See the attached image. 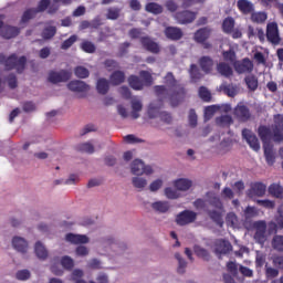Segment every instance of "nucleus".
Masks as SVG:
<instances>
[{
  "label": "nucleus",
  "instance_id": "obj_1",
  "mask_svg": "<svg viewBox=\"0 0 283 283\" xmlns=\"http://www.w3.org/2000/svg\"><path fill=\"white\" fill-rule=\"evenodd\" d=\"M165 85H157L154 87L157 96H168L171 107H178L180 103L187 98V90L185 85L178 83L174 73L168 72L164 77Z\"/></svg>",
  "mask_w": 283,
  "mask_h": 283
},
{
  "label": "nucleus",
  "instance_id": "obj_2",
  "mask_svg": "<svg viewBox=\"0 0 283 283\" xmlns=\"http://www.w3.org/2000/svg\"><path fill=\"white\" fill-rule=\"evenodd\" d=\"M259 137L264 145H272L271 140L274 143H282L283 142V115H275L274 116V125L272 129L268 126H260L259 127Z\"/></svg>",
  "mask_w": 283,
  "mask_h": 283
},
{
  "label": "nucleus",
  "instance_id": "obj_3",
  "mask_svg": "<svg viewBox=\"0 0 283 283\" xmlns=\"http://www.w3.org/2000/svg\"><path fill=\"white\" fill-rule=\"evenodd\" d=\"M0 63L6 66L7 70H17L18 74H22L25 70V63H28V57L21 56L18 59L17 54H11L9 57L0 54Z\"/></svg>",
  "mask_w": 283,
  "mask_h": 283
},
{
  "label": "nucleus",
  "instance_id": "obj_4",
  "mask_svg": "<svg viewBox=\"0 0 283 283\" xmlns=\"http://www.w3.org/2000/svg\"><path fill=\"white\" fill-rule=\"evenodd\" d=\"M211 29L208 27L200 28L193 34L195 43L202 45L203 50H211V48H213V44L209 42V39H211Z\"/></svg>",
  "mask_w": 283,
  "mask_h": 283
},
{
  "label": "nucleus",
  "instance_id": "obj_5",
  "mask_svg": "<svg viewBox=\"0 0 283 283\" xmlns=\"http://www.w3.org/2000/svg\"><path fill=\"white\" fill-rule=\"evenodd\" d=\"M266 40L272 45H280L282 43V38H280V28L277 27V22H270L266 24Z\"/></svg>",
  "mask_w": 283,
  "mask_h": 283
},
{
  "label": "nucleus",
  "instance_id": "obj_6",
  "mask_svg": "<svg viewBox=\"0 0 283 283\" xmlns=\"http://www.w3.org/2000/svg\"><path fill=\"white\" fill-rule=\"evenodd\" d=\"M72 78V71L61 70V71H50L48 81L53 85L59 83H67Z\"/></svg>",
  "mask_w": 283,
  "mask_h": 283
},
{
  "label": "nucleus",
  "instance_id": "obj_7",
  "mask_svg": "<svg viewBox=\"0 0 283 283\" xmlns=\"http://www.w3.org/2000/svg\"><path fill=\"white\" fill-rule=\"evenodd\" d=\"M160 112V106H156V104L150 103L148 106V117L149 118H156L159 116L160 120L163 123H166V125H171V122L174 118L171 117V114L167 112Z\"/></svg>",
  "mask_w": 283,
  "mask_h": 283
},
{
  "label": "nucleus",
  "instance_id": "obj_8",
  "mask_svg": "<svg viewBox=\"0 0 283 283\" xmlns=\"http://www.w3.org/2000/svg\"><path fill=\"white\" fill-rule=\"evenodd\" d=\"M198 219V213L191 210H184L176 216V223L179 227H187V224H191L196 222Z\"/></svg>",
  "mask_w": 283,
  "mask_h": 283
},
{
  "label": "nucleus",
  "instance_id": "obj_9",
  "mask_svg": "<svg viewBox=\"0 0 283 283\" xmlns=\"http://www.w3.org/2000/svg\"><path fill=\"white\" fill-rule=\"evenodd\" d=\"M130 169L134 176H143V174L146 176H151V174H154L151 166H146L145 163L140 159H135L132 163Z\"/></svg>",
  "mask_w": 283,
  "mask_h": 283
},
{
  "label": "nucleus",
  "instance_id": "obj_10",
  "mask_svg": "<svg viewBox=\"0 0 283 283\" xmlns=\"http://www.w3.org/2000/svg\"><path fill=\"white\" fill-rule=\"evenodd\" d=\"M196 17H198L197 12L184 10L175 13V19L179 25H189V23H193L196 21Z\"/></svg>",
  "mask_w": 283,
  "mask_h": 283
},
{
  "label": "nucleus",
  "instance_id": "obj_11",
  "mask_svg": "<svg viewBox=\"0 0 283 283\" xmlns=\"http://www.w3.org/2000/svg\"><path fill=\"white\" fill-rule=\"evenodd\" d=\"M140 44L144 48V50H146V52H150V54H160V45L150 36H142Z\"/></svg>",
  "mask_w": 283,
  "mask_h": 283
},
{
  "label": "nucleus",
  "instance_id": "obj_12",
  "mask_svg": "<svg viewBox=\"0 0 283 283\" xmlns=\"http://www.w3.org/2000/svg\"><path fill=\"white\" fill-rule=\"evenodd\" d=\"M232 249L231 242L224 239H219L214 242V253L217 255H227V253H231Z\"/></svg>",
  "mask_w": 283,
  "mask_h": 283
},
{
  "label": "nucleus",
  "instance_id": "obj_13",
  "mask_svg": "<svg viewBox=\"0 0 283 283\" xmlns=\"http://www.w3.org/2000/svg\"><path fill=\"white\" fill-rule=\"evenodd\" d=\"M21 34V28L19 27H12L10 24H3L2 28L0 29V36L2 39H17V35Z\"/></svg>",
  "mask_w": 283,
  "mask_h": 283
},
{
  "label": "nucleus",
  "instance_id": "obj_14",
  "mask_svg": "<svg viewBox=\"0 0 283 283\" xmlns=\"http://www.w3.org/2000/svg\"><path fill=\"white\" fill-rule=\"evenodd\" d=\"M67 88L71 92H77L78 94H85V92H90V85L81 80L71 81L67 84Z\"/></svg>",
  "mask_w": 283,
  "mask_h": 283
},
{
  "label": "nucleus",
  "instance_id": "obj_15",
  "mask_svg": "<svg viewBox=\"0 0 283 283\" xmlns=\"http://www.w3.org/2000/svg\"><path fill=\"white\" fill-rule=\"evenodd\" d=\"M164 34L166 39H169L170 41H180L184 36L182 29L178 27H167Z\"/></svg>",
  "mask_w": 283,
  "mask_h": 283
},
{
  "label": "nucleus",
  "instance_id": "obj_16",
  "mask_svg": "<svg viewBox=\"0 0 283 283\" xmlns=\"http://www.w3.org/2000/svg\"><path fill=\"white\" fill-rule=\"evenodd\" d=\"M198 65L205 74H211V72H213V59L209 55L201 56L198 60Z\"/></svg>",
  "mask_w": 283,
  "mask_h": 283
},
{
  "label": "nucleus",
  "instance_id": "obj_17",
  "mask_svg": "<svg viewBox=\"0 0 283 283\" xmlns=\"http://www.w3.org/2000/svg\"><path fill=\"white\" fill-rule=\"evenodd\" d=\"M249 12L251 13V22L252 23H264L269 15L264 11L253 12V3L249 2Z\"/></svg>",
  "mask_w": 283,
  "mask_h": 283
},
{
  "label": "nucleus",
  "instance_id": "obj_18",
  "mask_svg": "<svg viewBox=\"0 0 283 283\" xmlns=\"http://www.w3.org/2000/svg\"><path fill=\"white\" fill-rule=\"evenodd\" d=\"M66 242H71V244H87L90 242V238L85 234H74L67 233L65 235Z\"/></svg>",
  "mask_w": 283,
  "mask_h": 283
},
{
  "label": "nucleus",
  "instance_id": "obj_19",
  "mask_svg": "<svg viewBox=\"0 0 283 283\" xmlns=\"http://www.w3.org/2000/svg\"><path fill=\"white\" fill-rule=\"evenodd\" d=\"M12 247L19 253H28V241L21 237H14L12 239Z\"/></svg>",
  "mask_w": 283,
  "mask_h": 283
},
{
  "label": "nucleus",
  "instance_id": "obj_20",
  "mask_svg": "<svg viewBox=\"0 0 283 283\" xmlns=\"http://www.w3.org/2000/svg\"><path fill=\"white\" fill-rule=\"evenodd\" d=\"M234 116L240 123H247L249 120V108L244 105H238L234 108Z\"/></svg>",
  "mask_w": 283,
  "mask_h": 283
},
{
  "label": "nucleus",
  "instance_id": "obj_21",
  "mask_svg": "<svg viewBox=\"0 0 283 283\" xmlns=\"http://www.w3.org/2000/svg\"><path fill=\"white\" fill-rule=\"evenodd\" d=\"M264 193H266V185L263 182L251 184L250 196H258L259 198H262Z\"/></svg>",
  "mask_w": 283,
  "mask_h": 283
},
{
  "label": "nucleus",
  "instance_id": "obj_22",
  "mask_svg": "<svg viewBox=\"0 0 283 283\" xmlns=\"http://www.w3.org/2000/svg\"><path fill=\"white\" fill-rule=\"evenodd\" d=\"M50 3L51 1L50 0H41L39 3H38V8H35L36 12H45L48 9H49V14H54L59 8L55 7V6H51L50 7Z\"/></svg>",
  "mask_w": 283,
  "mask_h": 283
},
{
  "label": "nucleus",
  "instance_id": "obj_23",
  "mask_svg": "<svg viewBox=\"0 0 283 283\" xmlns=\"http://www.w3.org/2000/svg\"><path fill=\"white\" fill-rule=\"evenodd\" d=\"M128 84L132 87V90H135L136 92H140L145 87V83L138 75H130L128 77Z\"/></svg>",
  "mask_w": 283,
  "mask_h": 283
},
{
  "label": "nucleus",
  "instance_id": "obj_24",
  "mask_svg": "<svg viewBox=\"0 0 283 283\" xmlns=\"http://www.w3.org/2000/svg\"><path fill=\"white\" fill-rule=\"evenodd\" d=\"M263 151L268 165L272 166L275 164V151H273V144L264 145Z\"/></svg>",
  "mask_w": 283,
  "mask_h": 283
},
{
  "label": "nucleus",
  "instance_id": "obj_25",
  "mask_svg": "<svg viewBox=\"0 0 283 283\" xmlns=\"http://www.w3.org/2000/svg\"><path fill=\"white\" fill-rule=\"evenodd\" d=\"M268 191L273 198L283 199V187L280 184H271Z\"/></svg>",
  "mask_w": 283,
  "mask_h": 283
},
{
  "label": "nucleus",
  "instance_id": "obj_26",
  "mask_svg": "<svg viewBox=\"0 0 283 283\" xmlns=\"http://www.w3.org/2000/svg\"><path fill=\"white\" fill-rule=\"evenodd\" d=\"M220 90L227 96H230V98H234V96H238V86H235L233 84L223 83V84H221Z\"/></svg>",
  "mask_w": 283,
  "mask_h": 283
},
{
  "label": "nucleus",
  "instance_id": "obj_27",
  "mask_svg": "<svg viewBox=\"0 0 283 283\" xmlns=\"http://www.w3.org/2000/svg\"><path fill=\"white\" fill-rule=\"evenodd\" d=\"M96 90L98 94H102V96H105V94L109 92V81H107V78L105 77L97 80Z\"/></svg>",
  "mask_w": 283,
  "mask_h": 283
},
{
  "label": "nucleus",
  "instance_id": "obj_28",
  "mask_svg": "<svg viewBox=\"0 0 283 283\" xmlns=\"http://www.w3.org/2000/svg\"><path fill=\"white\" fill-rule=\"evenodd\" d=\"M217 72L221 74V76H226V78H229V76H233V69L224 62H220L217 65Z\"/></svg>",
  "mask_w": 283,
  "mask_h": 283
},
{
  "label": "nucleus",
  "instance_id": "obj_29",
  "mask_svg": "<svg viewBox=\"0 0 283 283\" xmlns=\"http://www.w3.org/2000/svg\"><path fill=\"white\" fill-rule=\"evenodd\" d=\"M132 118L136 120V118H140V114L138 112H143V102L140 99H132Z\"/></svg>",
  "mask_w": 283,
  "mask_h": 283
},
{
  "label": "nucleus",
  "instance_id": "obj_30",
  "mask_svg": "<svg viewBox=\"0 0 283 283\" xmlns=\"http://www.w3.org/2000/svg\"><path fill=\"white\" fill-rule=\"evenodd\" d=\"M109 81L113 85H120L125 83V72L123 71H115L111 74Z\"/></svg>",
  "mask_w": 283,
  "mask_h": 283
},
{
  "label": "nucleus",
  "instance_id": "obj_31",
  "mask_svg": "<svg viewBox=\"0 0 283 283\" xmlns=\"http://www.w3.org/2000/svg\"><path fill=\"white\" fill-rule=\"evenodd\" d=\"M193 182L189 179H177L175 181V187L178 191H189Z\"/></svg>",
  "mask_w": 283,
  "mask_h": 283
},
{
  "label": "nucleus",
  "instance_id": "obj_32",
  "mask_svg": "<svg viewBox=\"0 0 283 283\" xmlns=\"http://www.w3.org/2000/svg\"><path fill=\"white\" fill-rule=\"evenodd\" d=\"M232 65L238 74H244V72H249V57H244L243 62L237 61Z\"/></svg>",
  "mask_w": 283,
  "mask_h": 283
},
{
  "label": "nucleus",
  "instance_id": "obj_33",
  "mask_svg": "<svg viewBox=\"0 0 283 283\" xmlns=\"http://www.w3.org/2000/svg\"><path fill=\"white\" fill-rule=\"evenodd\" d=\"M145 10L146 12H149L150 14H163V11H164V8L163 6L156 3V2H148L146 6H145Z\"/></svg>",
  "mask_w": 283,
  "mask_h": 283
},
{
  "label": "nucleus",
  "instance_id": "obj_34",
  "mask_svg": "<svg viewBox=\"0 0 283 283\" xmlns=\"http://www.w3.org/2000/svg\"><path fill=\"white\" fill-rule=\"evenodd\" d=\"M208 216L211 220L216 222L218 227H224V219H222V212L218 210H209Z\"/></svg>",
  "mask_w": 283,
  "mask_h": 283
},
{
  "label": "nucleus",
  "instance_id": "obj_35",
  "mask_svg": "<svg viewBox=\"0 0 283 283\" xmlns=\"http://www.w3.org/2000/svg\"><path fill=\"white\" fill-rule=\"evenodd\" d=\"M216 124L219 127H231V125H233V117L230 115H221L216 118Z\"/></svg>",
  "mask_w": 283,
  "mask_h": 283
},
{
  "label": "nucleus",
  "instance_id": "obj_36",
  "mask_svg": "<svg viewBox=\"0 0 283 283\" xmlns=\"http://www.w3.org/2000/svg\"><path fill=\"white\" fill-rule=\"evenodd\" d=\"M233 28H235V20L231 17H228L222 22V30L224 34H231L233 32Z\"/></svg>",
  "mask_w": 283,
  "mask_h": 283
},
{
  "label": "nucleus",
  "instance_id": "obj_37",
  "mask_svg": "<svg viewBox=\"0 0 283 283\" xmlns=\"http://www.w3.org/2000/svg\"><path fill=\"white\" fill-rule=\"evenodd\" d=\"M193 251L197 258H201V260H205L206 262H209V260H211V254L207 249L200 245H196Z\"/></svg>",
  "mask_w": 283,
  "mask_h": 283
},
{
  "label": "nucleus",
  "instance_id": "obj_38",
  "mask_svg": "<svg viewBox=\"0 0 283 283\" xmlns=\"http://www.w3.org/2000/svg\"><path fill=\"white\" fill-rule=\"evenodd\" d=\"M34 251H35V255H36V258H39V260H45L48 258V250L45 249L43 243H41V241H38L35 243Z\"/></svg>",
  "mask_w": 283,
  "mask_h": 283
},
{
  "label": "nucleus",
  "instance_id": "obj_39",
  "mask_svg": "<svg viewBox=\"0 0 283 283\" xmlns=\"http://www.w3.org/2000/svg\"><path fill=\"white\" fill-rule=\"evenodd\" d=\"M189 74H190V78H191V81H193V83H198V81H200V78H202V72H200V69L196 64L190 65Z\"/></svg>",
  "mask_w": 283,
  "mask_h": 283
},
{
  "label": "nucleus",
  "instance_id": "obj_40",
  "mask_svg": "<svg viewBox=\"0 0 283 283\" xmlns=\"http://www.w3.org/2000/svg\"><path fill=\"white\" fill-rule=\"evenodd\" d=\"M154 211H158V213H167L169 211V202L167 201H156L151 203Z\"/></svg>",
  "mask_w": 283,
  "mask_h": 283
},
{
  "label": "nucleus",
  "instance_id": "obj_41",
  "mask_svg": "<svg viewBox=\"0 0 283 283\" xmlns=\"http://www.w3.org/2000/svg\"><path fill=\"white\" fill-rule=\"evenodd\" d=\"M81 50L83 52H85L86 54H94V52H96V44H94L92 41L90 40H84L81 45H80Z\"/></svg>",
  "mask_w": 283,
  "mask_h": 283
},
{
  "label": "nucleus",
  "instance_id": "obj_42",
  "mask_svg": "<svg viewBox=\"0 0 283 283\" xmlns=\"http://www.w3.org/2000/svg\"><path fill=\"white\" fill-rule=\"evenodd\" d=\"M122 9L117 7H111L107 9L106 19L109 21H116L120 18Z\"/></svg>",
  "mask_w": 283,
  "mask_h": 283
},
{
  "label": "nucleus",
  "instance_id": "obj_43",
  "mask_svg": "<svg viewBox=\"0 0 283 283\" xmlns=\"http://www.w3.org/2000/svg\"><path fill=\"white\" fill-rule=\"evenodd\" d=\"M36 14H39L36 8L27 9L22 14L21 23H28V21L34 19Z\"/></svg>",
  "mask_w": 283,
  "mask_h": 283
},
{
  "label": "nucleus",
  "instance_id": "obj_44",
  "mask_svg": "<svg viewBox=\"0 0 283 283\" xmlns=\"http://www.w3.org/2000/svg\"><path fill=\"white\" fill-rule=\"evenodd\" d=\"M132 182L133 187H135V189H139V191H143L147 187V179L143 177H133Z\"/></svg>",
  "mask_w": 283,
  "mask_h": 283
},
{
  "label": "nucleus",
  "instance_id": "obj_45",
  "mask_svg": "<svg viewBox=\"0 0 283 283\" xmlns=\"http://www.w3.org/2000/svg\"><path fill=\"white\" fill-rule=\"evenodd\" d=\"M139 78L143 81L145 87H149L154 83V77H151V73L148 71H140Z\"/></svg>",
  "mask_w": 283,
  "mask_h": 283
},
{
  "label": "nucleus",
  "instance_id": "obj_46",
  "mask_svg": "<svg viewBox=\"0 0 283 283\" xmlns=\"http://www.w3.org/2000/svg\"><path fill=\"white\" fill-rule=\"evenodd\" d=\"M223 60L227 61V63H230V65H233L238 62L235 56V51L233 49H230L228 51H223L222 53Z\"/></svg>",
  "mask_w": 283,
  "mask_h": 283
},
{
  "label": "nucleus",
  "instance_id": "obj_47",
  "mask_svg": "<svg viewBox=\"0 0 283 283\" xmlns=\"http://www.w3.org/2000/svg\"><path fill=\"white\" fill-rule=\"evenodd\" d=\"M56 35V27H48L42 31V38L45 41H49L50 39H54Z\"/></svg>",
  "mask_w": 283,
  "mask_h": 283
},
{
  "label": "nucleus",
  "instance_id": "obj_48",
  "mask_svg": "<svg viewBox=\"0 0 283 283\" xmlns=\"http://www.w3.org/2000/svg\"><path fill=\"white\" fill-rule=\"evenodd\" d=\"M77 151H83L84 154H94V145L91 143H83L76 146Z\"/></svg>",
  "mask_w": 283,
  "mask_h": 283
},
{
  "label": "nucleus",
  "instance_id": "obj_49",
  "mask_svg": "<svg viewBox=\"0 0 283 283\" xmlns=\"http://www.w3.org/2000/svg\"><path fill=\"white\" fill-rule=\"evenodd\" d=\"M61 265L66 271H72L74 269V260L72 258H70V256H63L61 259Z\"/></svg>",
  "mask_w": 283,
  "mask_h": 283
},
{
  "label": "nucleus",
  "instance_id": "obj_50",
  "mask_svg": "<svg viewBox=\"0 0 283 283\" xmlns=\"http://www.w3.org/2000/svg\"><path fill=\"white\" fill-rule=\"evenodd\" d=\"M249 36H258L260 41H264V30L262 29H253L252 27H249Z\"/></svg>",
  "mask_w": 283,
  "mask_h": 283
},
{
  "label": "nucleus",
  "instance_id": "obj_51",
  "mask_svg": "<svg viewBox=\"0 0 283 283\" xmlns=\"http://www.w3.org/2000/svg\"><path fill=\"white\" fill-rule=\"evenodd\" d=\"M199 96H200L201 101H205V103L211 102V92H209V90H207V87H205V86H200Z\"/></svg>",
  "mask_w": 283,
  "mask_h": 283
},
{
  "label": "nucleus",
  "instance_id": "obj_52",
  "mask_svg": "<svg viewBox=\"0 0 283 283\" xmlns=\"http://www.w3.org/2000/svg\"><path fill=\"white\" fill-rule=\"evenodd\" d=\"M75 76L77 78H87L90 76V70L85 69L84 66H77L74 70Z\"/></svg>",
  "mask_w": 283,
  "mask_h": 283
},
{
  "label": "nucleus",
  "instance_id": "obj_53",
  "mask_svg": "<svg viewBox=\"0 0 283 283\" xmlns=\"http://www.w3.org/2000/svg\"><path fill=\"white\" fill-rule=\"evenodd\" d=\"M272 247L275 251H283V237L275 235L272 240Z\"/></svg>",
  "mask_w": 283,
  "mask_h": 283
},
{
  "label": "nucleus",
  "instance_id": "obj_54",
  "mask_svg": "<svg viewBox=\"0 0 283 283\" xmlns=\"http://www.w3.org/2000/svg\"><path fill=\"white\" fill-rule=\"evenodd\" d=\"M176 260H178V269L177 272L178 273H185V269H187V261H185V259H182V256L180 255V253H176L175 254Z\"/></svg>",
  "mask_w": 283,
  "mask_h": 283
},
{
  "label": "nucleus",
  "instance_id": "obj_55",
  "mask_svg": "<svg viewBox=\"0 0 283 283\" xmlns=\"http://www.w3.org/2000/svg\"><path fill=\"white\" fill-rule=\"evenodd\" d=\"M7 83L10 87V90H17V87H19V82H18L17 75L14 73H11L7 76Z\"/></svg>",
  "mask_w": 283,
  "mask_h": 283
},
{
  "label": "nucleus",
  "instance_id": "obj_56",
  "mask_svg": "<svg viewBox=\"0 0 283 283\" xmlns=\"http://www.w3.org/2000/svg\"><path fill=\"white\" fill-rule=\"evenodd\" d=\"M256 205L263 209H275V201L269 199L256 200Z\"/></svg>",
  "mask_w": 283,
  "mask_h": 283
},
{
  "label": "nucleus",
  "instance_id": "obj_57",
  "mask_svg": "<svg viewBox=\"0 0 283 283\" xmlns=\"http://www.w3.org/2000/svg\"><path fill=\"white\" fill-rule=\"evenodd\" d=\"M227 270H228V273L232 274L233 277H238L239 268L235 262L229 261L227 263Z\"/></svg>",
  "mask_w": 283,
  "mask_h": 283
},
{
  "label": "nucleus",
  "instance_id": "obj_58",
  "mask_svg": "<svg viewBox=\"0 0 283 283\" xmlns=\"http://www.w3.org/2000/svg\"><path fill=\"white\" fill-rule=\"evenodd\" d=\"M31 275L32 274L29 272V270H20L15 273L17 280H19L20 282H25L27 280H30Z\"/></svg>",
  "mask_w": 283,
  "mask_h": 283
},
{
  "label": "nucleus",
  "instance_id": "obj_59",
  "mask_svg": "<svg viewBox=\"0 0 283 283\" xmlns=\"http://www.w3.org/2000/svg\"><path fill=\"white\" fill-rule=\"evenodd\" d=\"M104 66L106 70H108V72H112L113 70H118L119 64L116 60L107 59L104 61Z\"/></svg>",
  "mask_w": 283,
  "mask_h": 283
},
{
  "label": "nucleus",
  "instance_id": "obj_60",
  "mask_svg": "<svg viewBox=\"0 0 283 283\" xmlns=\"http://www.w3.org/2000/svg\"><path fill=\"white\" fill-rule=\"evenodd\" d=\"M78 36L76 35H71L69 39H66L62 44H61V50H70L72 45L74 44L75 41H77Z\"/></svg>",
  "mask_w": 283,
  "mask_h": 283
},
{
  "label": "nucleus",
  "instance_id": "obj_61",
  "mask_svg": "<svg viewBox=\"0 0 283 283\" xmlns=\"http://www.w3.org/2000/svg\"><path fill=\"white\" fill-rule=\"evenodd\" d=\"M249 146L254 151H260V140H258V137L249 135Z\"/></svg>",
  "mask_w": 283,
  "mask_h": 283
},
{
  "label": "nucleus",
  "instance_id": "obj_62",
  "mask_svg": "<svg viewBox=\"0 0 283 283\" xmlns=\"http://www.w3.org/2000/svg\"><path fill=\"white\" fill-rule=\"evenodd\" d=\"M165 196L169 200H176V199L180 198V195L178 193V190H175L174 188H166L165 189Z\"/></svg>",
  "mask_w": 283,
  "mask_h": 283
},
{
  "label": "nucleus",
  "instance_id": "obj_63",
  "mask_svg": "<svg viewBox=\"0 0 283 283\" xmlns=\"http://www.w3.org/2000/svg\"><path fill=\"white\" fill-rule=\"evenodd\" d=\"M237 6L240 12H243V14H249V0H239Z\"/></svg>",
  "mask_w": 283,
  "mask_h": 283
},
{
  "label": "nucleus",
  "instance_id": "obj_64",
  "mask_svg": "<svg viewBox=\"0 0 283 283\" xmlns=\"http://www.w3.org/2000/svg\"><path fill=\"white\" fill-rule=\"evenodd\" d=\"M218 109H220L218 106L212 105V106H208L205 109V117L209 120V118H213V115L216 114V112H218Z\"/></svg>",
  "mask_w": 283,
  "mask_h": 283
}]
</instances>
